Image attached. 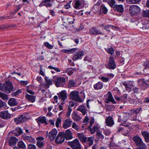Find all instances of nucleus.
I'll list each match as a JSON object with an SVG mask.
<instances>
[{
    "label": "nucleus",
    "instance_id": "1",
    "mask_svg": "<svg viewBox=\"0 0 149 149\" xmlns=\"http://www.w3.org/2000/svg\"><path fill=\"white\" fill-rule=\"evenodd\" d=\"M13 88L12 84L10 81L6 82L5 84H0V90L7 93H10Z\"/></svg>",
    "mask_w": 149,
    "mask_h": 149
},
{
    "label": "nucleus",
    "instance_id": "2",
    "mask_svg": "<svg viewBox=\"0 0 149 149\" xmlns=\"http://www.w3.org/2000/svg\"><path fill=\"white\" fill-rule=\"evenodd\" d=\"M133 140L137 146V149H146V146L139 136H135L133 138Z\"/></svg>",
    "mask_w": 149,
    "mask_h": 149
},
{
    "label": "nucleus",
    "instance_id": "3",
    "mask_svg": "<svg viewBox=\"0 0 149 149\" xmlns=\"http://www.w3.org/2000/svg\"><path fill=\"white\" fill-rule=\"evenodd\" d=\"M141 11V8L137 5H131L129 8L130 13L132 16L137 15L140 13Z\"/></svg>",
    "mask_w": 149,
    "mask_h": 149
},
{
    "label": "nucleus",
    "instance_id": "4",
    "mask_svg": "<svg viewBox=\"0 0 149 149\" xmlns=\"http://www.w3.org/2000/svg\"><path fill=\"white\" fill-rule=\"evenodd\" d=\"M53 81L57 87H63L65 85V79L63 77H56Z\"/></svg>",
    "mask_w": 149,
    "mask_h": 149
},
{
    "label": "nucleus",
    "instance_id": "5",
    "mask_svg": "<svg viewBox=\"0 0 149 149\" xmlns=\"http://www.w3.org/2000/svg\"><path fill=\"white\" fill-rule=\"evenodd\" d=\"M28 119V118L25 115H19L18 117L14 118V121L16 124H18L22 123L26 121Z\"/></svg>",
    "mask_w": 149,
    "mask_h": 149
},
{
    "label": "nucleus",
    "instance_id": "6",
    "mask_svg": "<svg viewBox=\"0 0 149 149\" xmlns=\"http://www.w3.org/2000/svg\"><path fill=\"white\" fill-rule=\"evenodd\" d=\"M70 97L71 100L79 102H82L83 101L80 98L78 92L76 91L71 92L70 94Z\"/></svg>",
    "mask_w": 149,
    "mask_h": 149
},
{
    "label": "nucleus",
    "instance_id": "7",
    "mask_svg": "<svg viewBox=\"0 0 149 149\" xmlns=\"http://www.w3.org/2000/svg\"><path fill=\"white\" fill-rule=\"evenodd\" d=\"M65 139V133L61 132L59 133L55 139V142L57 144L62 143Z\"/></svg>",
    "mask_w": 149,
    "mask_h": 149
},
{
    "label": "nucleus",
    "instance_id": "8",
    "mask_svg": "<svg viewBox=\"0 0 149 149\" xmlns=\"http://www.w3.org/2000/svg\"><path fill=\"white\" fill-rule=\"evenodd\" d=\"M108 68L113 70L116 67V65L113 58L110 56L109 58V63L108 65Z\"/></svg>",
    "mask_w": 149,
    "mask_h": 149
},
{
    "label": "nucleus",
    "instance_id": "9",
    "mask_svg": "<svg viewBox=\"0 0 149 149\" xmlns=\"http://www.w3.org/2000/svg\"><path fill=\"white\" fill-rule=\"evenodd\" d=\"M138 83L139 86L141 89L145 90L148 87V82H145L143 79H140L138 80Z\"/></svg>",
    "mask_w": 149,
    "mask_h": 149
},
{
    "label": "nucleus",
    "instance_id": "10",
    "mask_svg": "<svg viewBox=\"0 0 149 149\" xmlns=\"http://www.w3.org/2000/svg\"><path fill=\"white\" fill-rule=\"evenodd\" d=\"M59 99L62 102L65 101L67 98L66 91L65 90L61 91L57 93Z\"/></svg>",
    "mask_w": 149,
    "mask_h": 149
},
{
    "label": "nucleus",
    "instance_id": "11",
    "mask_svg": "<svg viewBox=\"0 0 149 149\" xmlns=\"http://www.w3.org/2000/svg\"><path fill=\"white\" fill-rule=\"evenodd\" d=\"M123 85L125 87L126 90L129 91H132V89L134 86V82L131 81H129L127 83H124Z\"/></svg>",
    "mask_w": 149,
    "mask_h": 149
},
{
    "label": "nucleus",
    "instance_id": "12",
    "mask_svg": "<svg viewBox=\"0 0 149 149\" xmlns=\"http://www.w3.org/2000/svg\"><path fill=\"white\" fill-rule=\"evenodd\" d=\"M110 102L113 104H115L116 103V101L113 99L111 92H109L108 93L107 97L105 99V102L106 103L108 104Z\"/></svg>",
    "mask_w": 149,
    "mask_h": 149
},
{
    "label": "nucleus",
    "instance_id": "13",
    "mask_svg": "<svg viewBox=\"0 0 149 149\" xmlns=\"http://www.w3.org/2000/svg\"><path fill=\"white\" fill-rule=\"evenodd\" d=\"M57 133V131L56 129L52 130L49 133L48 136L49 139L53 141L55 138Z\"/></svg>",
    "mask_w": 149,
    "mask_h": 149
},
{
    "label": "nucleus",
    "instance_id": "14",
    "mask_svg": "<svg viewBox=\"0 0 149 149\" xmlns=\"http://www.w3.org/2000/svg\"><path fill=\"white\" fill-rule=\"evenodd\" d=\"M0 117L3 119L7 120L10 118L11 115L8 113V111H6L1 112L0 113Z\"/></svg>",
    "mask_w": 149,
    "mask_h": 149
},
{
    "label": "nucleus",
    "instance_id": "15",
    "mask_svg": "<svg viewBox=\"0 0 149 149\" xmlns=\"http://www.w3.org/2000/svg\"><path fill=\"white\" fill-rule=\"evenodd\" d=\"M18 141L17 139L15 137L11 136L8 139V143L10 146H14Z\"/></svg>",
    "mask_w": 149,
    "mask_h": 149
},
{
    "label": "nucleus",
    "instance_id": "16",
    "mask_svg": "<svg viewBox=\"0 0 149 149\" xmlns=\"http://www.w3.org/2000/svg\"><path fill=\"white\" fill-rule=\"evenodd\" d=\"M84 54V52L83 51L80 50L77 52L76 55L73 57L72 60L75 61L76 60L79 59L81 58V57Z\"/></svg>",
    "mask_w": 149,
    "mask_h": 149
},
{
    "label": "nucleus",
    "instance_id": "17",
    "mask_svg": "<svg viewBox=\"0 0 149 149\" xmlns=\"http://www.w3.org/2000/svg\"><path fill=\"white\" fill-rule=\"evenodd\" d=\"M94 139V138L93 136L88 137L85 143L87 145V147H90L93 145Z\"/></svg>",
    "mask_w": 149,
    "mask_h": 149
},
{
    "label": "nucleus",
    "instance_id": "18",
    "mask_svg": "<svg viewBox=\"0 0 149 149\" xmlns=\"http://www.w3.org/2000/svg\"><path fill=\"white\" fill-rule=\"evenodd\" d=\"M105 123L107 126L111 127L114 124V122L111 117L108 116L106 119Z\"/></svg>",
    "mask_w": 149,
    "mask_h": 149
},
{
    "label": "nucleus",
    "instance_id": "19",
    "mask_svg": "<svg viewBox=\"0 0 149 149\" xmlns=\"http://www.w3.org/2000/svg\"><path fill=\"white\" fill-rule=\"evenodd\" d=\"M114 10L120 13H123L124 11V8L122 5H115L113 7Z\"/></svg>",
    "mask_w": 149,
    "mask_h": 149
},
{
    "label": "nucleus",
    "instance_id": "20",
    "mask_svg": "<svg viewBox=\"0 0 149 149\" xmlns=\"http://www.w3.org/2000/svg\"><path fill=\"white\" fill-rule=\"evenodd\" d=\"M36 120H37V121L39 125L40 123L42 124L44 123L46 125L48 124L46 119L44 116H39L37 119H36Z\"/></svg>",
    "mask_w": 149,
    "mask_h": 149
},
{
    "label": "nucleus",
    "instance_id": "21",
    "mask_svg": "<svg viewBox=\"0 0 149 149\" xmlns=\"http://www.w3.org/2000/svg\"><path fill=\"white\" fill-rule=\"evenodd\" d=\"M65 137L66 140H70L73 138L72 132L70 130L68 129L65 131Z\"/></svg>",
    "mask_w": 149,
    "mask_h": 149
},
{
    "label": "nucleus",
    "instance_id": "22",
    "mask_svg": "<svg viewBox=\"0 0 149 149\" xmlns=\"http://www.w3.org/2000/svg\"><path fill=\"white\" fill-rule=\"evenodd\" d=\"M72 122V120L70 119H66L63 125V128L64 129H67L69 127L71 126Z\"/></svg>",
    "mask_w": 149,
    "mask_h": 149
},
{
    "label": "nucleus",
    "instance_id": "23",
    "mask_svg": "<svg viewBox=\"0 0 149 149\" xmlns=\"http://www.w3.org/2000/svg\"><path fill=\"white\" fill-rule=\"evenodd\" d=\"M23 138L24 140L26 141H28L33 143H35V139L31 136L26 135H23Z\"/></svg>",
    "mask_w": 149,
    "mask_h": 149
},
{
    "label": "nucleus",
    "instance_id": "24",
    "mask_svg": "<svg viewBox=\"0 0 149 149\" xmlns=\"http://www.w3.org/2000/svg\"><path fill=\"white\" fill-rule=\"evenodd\" d=\"M141 132L145 141L147 143L149 142V132L145 131H141Z\"/></svg>",
    "mask_w": 149,
    "mask_h": 149
},
{
    "label": "nucleus",
    "instance_id": "25",
    "mask_svg": "<svg viewBox=\"0 0 149 149\" xmlns=\"http://www.w3.org/2000/svg\"><path fill=\"white\" fill-rule=\"evenodd\" d=\"M103 86V83L100 81H98L93 85L94 88L95 90H99L101 89Z\"/></svg>",
    "mask_w": 149,
    "mask_h": 149
},
{
    "label": "nucleus",
    "instance_id": "26",
    "mask_svg": "<svg viewBox=\"0 0 149 149\" xmlns=\"http://www.w3.org/2000/svg\"><path fill=\"white\" fill-rule=\"evenodd\" d=\"M26 98L30 102L33 103L35 102L36 96L33 95H30L28 94H26L25 95Z\"/></svg>",
    "mask_w": 149,
    "mask_h": 149
},
{
    "label": "nucleus",
    "instance_id": "27",
    "mask_svg": "<svg viewBox=\"0 0 149 149\" xmlns=\"http://www.w3.org/2000/svg\"><path fill=\"white\" fill-rule=\"evenodd\" d=\"M78 136L80 141L83 143H85L87 138L83 134L81 133L78 134Z\"/></svg>",
    "mask_w": 149,
    "mask_h": 149
},
{
    "label": "nucleus",
    "instance_id": "28",
    "mask_svg": "<svg viewBox=\"0 0 149 149\" xmlns=\"http://www.w3.org/2000/svg\"><path fill=\"white\" fill-rule=\"evenodd\" d=\"M88 129L90 131L91 134H94L96 132H99V127L97 125L94 126L92 128L91 127L88 128Z\"/></svg>",
    "mask_w": 149,
    "mask_h": 149
},
{
    "label": "nucleus",
    "instance_id": "29",
    "mask_svg": "<svg viewBox=\"0 0 149 149\" xmlns=\"http://www.w3.org/2000/svg\"><path fill=\"white\" fill-rule=\"evenodd\" d=\"M8 104L10 106H14L17 105L18 104V103L15 98H11L9 99Z\"/></svg>",
    "mask_w": 149,
    "mask_h": 149
},
{
    "label": "nucleus",
    "instance_id": "30",
    "mask_svg": "<svg viewBox=\"0 0 149 149\" xmlns=\"http://www.w3.org/2000/svg\"><path fill=\"white\" fill-rule=\"evenodd\" d=\"M79 144H80L78 140L77 139H75L72 141L68 142V145L70 146L71 147H73L74 146H76Z\"/></svg>",
    "mask_w": 149,
    "mask_h": 149
},
{
    "label": "nucleus",
    "instance_id": "31",
    "mask_svg": "<svg viewBox=\"0 0 149 149\" xmlns=\"http://www.w3.org/2000/svg\"><path fill=\"white\" fill-rule=\"evenodd\" d=\"M15 135L18 136L21 135L22 133V129L19 127H16L13 132Z\"/></svg>",
    "mask_w": 149,
    "mask_h": 149
},
{
    "label": "nucleus",
    "instance_id": "32",
    "mask_svg": "<svg viewBox=\"0 0 149 149\" xmlns=\"http://www.w3.org/2000/svg\"><path fill=\"white\" fill-rule=\"evenodd\" d=\"M44 139L43 137H38L36 139L38 141L37 142L36 145L39 148H41L44 145V143L43 141L41 140Z\"/></svg>",
    "mask_w": 149,
    "mask_h": 149
},
{
    "label": "nucleus",
    "instance_id": "33",
    "mask_svg": "<svg viewBox=\"0 0 149 149\" xmlns=\"http://www.w3.org/2000/svg\"><path fill=\"white\" fill-rule=\"evenodd\" d=\"M89 33L91 34H99L101 33L97 29H90L89 30Z\"/></svg>",
    "mask_w": 149,
    "mask_h": 149
},
{
    "label": "nucleus",
    "instance_id": "34",
    "mask_svg": "<svg viewBox=\"0 0 149 149\" xmlns=\"http://www.w3.org/2000/svg\"><path fill=\"white\" fill-rule=\"evenodd\" d=\"M77 110L81 112L84 115H85L86 113L85 107L83 105L79 106Z\"/></svg>",
    "mask_w": 149,
    "mask_h": 149
},
{
    "label": "nucleus",
    "instance_id": "35",
    "mask_svg": "<svg viewBox=\"0 0 149 149\" xmlns=\"http://www.w3.org/2000/svg\"><path fill=\"white\" fill-rule=\"evenodd\" d=\"M125 131L124 128L123 127H118L117 128V132L118 133L121 132L122 134L125 136H127L128 133L127 132H124Z\"/></svg>",
    "mask_w": 149,
    "mask_h": 149
},
{
    "label": "nucleus",
    "instance_id": "36",
    "mask_svg": "<svg viewBox=\"0 0 149 149\" xmlns=\"http://www.w3.org/2000/svg\"><path fill=\"white\" fill-rule=\"evenodd\" d=\"M45 78L46 82V86L49 87L50 85L52 84V80L51 79H50L49 77H45Z\"/></svg>",
    "mask_w": 149,
    "mask_h": 149
},
{
    "label": "nucleus",
    "instance_id": "37",
    "mask_svg": "<svg viewBox=\"0 0 149 149\" xmlns=\"http://www.w3.org/2000/svg\"><path fill=\"white\" fill-rule=\"evenodd\" d=\"M72 119L76 121H79L80 119V117L75 112L72 113Z\"/></svg>",
    "mask_w": 149,
    "mask_h": 149
},
{
    "label": "nucleus",
    "instance_id": "38",
    "mask_svg": "<svg viewBox=\"0 0 149 149\" xmlns=\"http://www.w3.org/2000/svg\"><path fill=\"white\" fill-rule=\"evenodd\" d=\"M76 83V82L73 79L70 80L68 83V86L69 87H74Z\"/></svg>",
    "mask_w": 149,
    "mask_h": 149
},
{
    "label": "nucleus",
    "instance_id": "39",
    "mask_svg": "<svg viewBox=\"0 0 149 149\" xmlns=\"http://www.w3.org/2000/svg\"><path fill=\"white\" fill-rule=\"evenodd\" d=\"M0 97L4 101H7L8 99V95L0 92Z\"/></svg>",
    "mask_w": 149,
    "mask_h": 149
},
{
    "label": "nucleus",
    "instance_id": "40",
    "mask_svg": "<svg viewBox=\"0 0 149 149\" xmlns=\"http://www.w3.org/2000/svg\"><path fill=\"white\" fill-rule=\"evenodd\" d=\"M18 147L22 149H26V146L24 143L22 141H19L18 143Z\"/></svg>",
    "mask_w": 149,
    "mask_h": 149
},
{
    "label": "nucleus",
    "instance_id": "41",
    "mask_svg": "<svg viewBox=\"0 0 149 149\" xmlns=\"http://www.w3.org/2000/svg\"><path fill=\"white\" fill-rule=\"evenodd\" d=\"M101 12L104 14H106L108 12V9L104 4H102L100 6Z\"/></svg>",
    "mask_w": 149,
    "mask_h": 149
},
{
    "label": "nucleus",
    "instance_id": "42",
    "mask_svg": "<svg viewBox=\"0 0 149 149\" xmlns=\"http://www.w3.org/2000/svg\"><path fill=\"white\" fill-rule=\"evenodd\" d=\"M127 95L126 94H124L122 95L121 97V102L125 103L127 102Z\"/></svg>",
    "mask_w": 149,
    "mask_h": 149
},
{
    "label": "nucleus",
    "instance_id": "43",
    "mask_svg": "<svg viewBox=\"0 0 149 149\" xmlns=\"http://www.w3.org/2000/svg\"><path fill=\"white\" fill-rule=\"evenodd\" d=\"M141 15L143 17H148L149 18V10L143 11Z\"/></svg>",
    "mask_w": 149,
    "mask_h": 149
},
{
    "label": "nucleus",
    "instance_id": "44",
    "mask_svg": "<svg viewBox=\"0 0 149 149\" xmlns=\"http://www.w3.org/2000/svg\"><path fill=\"white\" fill-rule=\"evenodd\" d=\"M81 5V4L79 0H77L75 2L74 7L76 9H79Z\"/></svg>",
    "mask_w": 149,
    "mask_h": 149
},
{
    "label": "nucleus",
    "instance_id": "45",
    "mask_svg": "<svg viewBox=\"0 0 149 149\" xmlns=\"http://www.w3.org/2000/svg\"><path fill=\"white\" fill-rule=\"evenodd\" d=\"M126 2L130 4H135L139 3L141 0H126Z\"/></svg>",
    "mask_w": 149,
    "mask_h": 149
},
{
    "label": "nucleus",
    "instance_id": "46",
    "mask_svg": "<svg viewBox=\"0 0 149 149\" xmlns=\"http://www.w3.org/2000/svg\"><path fill=\"white\" fill-rule=\"evenodd\" d=\"M131 102L132 103H131V104L134 106L139 105L142 103V101L139 100H132Z\"/></svg>",
    "mask_w": 149,
    "mask_h": 149
},
{
    "label": "nucleus",
    "instance_id": "47",
    "mask_svg": "<svg viewBox=\"0 0 149 149\" xmlns=\"http://www.w3.org/2000/svg\"><path fill=\"white\" fill-rule=\"evenodd\" d=\"M115 106L114 105H108L106 108L107 110L112 111L114 110L115 109Z\"/></svg>",
    "mask_w": 149,
    "mask_h": 149
},
{
    "label": "nucleus",
    "instance_id": "48",
    "mask_svg": "<svg viewBox=\"0 0 149 149\" xmlns=\"http://www.w3.org/2000/svg\"><path fill=\"white\" fill-rule=\"evenodd\" d=\"M96 136L97 138L99 139H103L104 136L100 132H98L96 133Z\"/></svg>",
    "mask_w": 149,
    "mask_h": 149
},
{
    "label": "nucleus",
    "instance_id": "49",
    "mask_svg": "<svg viewBox=\"0 0 149 149\" xmlns=\"http://www.w3.org/2000/svg\"><path fill=\"white\" fill-rule=\"evenodd\" d=\"M61 120L59 118H57L55 123L56 127L58 128L59 127V125L61 124Z\"/></svg>",
    "mask_w": 149,
    "mask_h": 149
},
{
    "label": "nucleus",
    "instance_id": "50",
    "mask_svg": "<svg viewBox=\"0 0 149 149\" xmlns=\"http://www.w3.org/2000/svg\"><path fill=\"white\" fill-rule=\"evenodd\" d=\"M109 77H102L100 78H99V79H101L103 82H106L109 80Z\"/></svg>",
    "mask_w": 149,
    "mask_h": 149
},
{
    "label": "nucleus",
    "instance_id": "51",
    "mask_svg": "<svg viewBox=\"0 0 149 149\" xmlns=\"http://www.w3.org/2000/svg\"><path fill=\"white\" fill-rule=\"evenodd\" d=\"M6 106V104L0 100V108H5Z\"/></svg>",
    "mask_w": 149,
    "mask_h": 149
},
{
    "label": "nucleus",
    "instance_id": "52",
    "mask_svg": "<svg viewBox=\"0 0 149 149\" xmlns=\"http://www.w3.org/2000/svg\"><path fill=\"white\" fill-rule=\"evenodd\" d=\"M83 29H72L71 31L72 32L74 33H78L80 30Z\"/></svg>",
    "mask_w": 149,
    "mask_h": 149
},
{
    "label": "nucleus",
    "instance_id": "53",
    "mask_svg": "<svg viewBox=\"0 0 149 149\" xmlns=\"http://www.w3.org/2000/svg\"><path fill=\"white\" fill-rule=\"evenodd\" d=\"M108 3L111 7H112L115 3V1L114 0H109Z\"/></svg>",
    "mask_w": 149,
    "mask_h": 149
},
{
    "label": "nucleus",
    "instance_id": "54",
    "mask_svg": "<svg viewBox=\"0 0 149 149\" xmlns=\"http://www.w3.org/2000/svg\"><path fill=\"white\" fill-rule=\"evenodd\" d=\"M72 109L71 108H70L69 106L68 107V111L67 113L66 116L68 117H69L70 116V115L71 113V112L72 111Z\"/></svg>",
    "mask_w": 149,
    "mask_h": 149
},
{
    "label": "nucleus",
    "instance_id": "55",
    "mask_svg": "<svg viewBox=\"0 0 149 149\" xmlns=\"http://www.w3.org/2000/svg\"><path fill=\"white\" fill-rule=\"evenodd\" d=\"M100 3L101 2L100 1H98L93 7V9L96 8L97 10H98L99 8V5H100Z\"/></svg>",
    "mask_w": 149,
    "mask_h": 149
},
{
    "label": "nucleus",
    "instance_id": "56",
    "mask_svg": "<svg viewBox=\"0 0 149 149\" xmlns=\"http://www.w3.org/2000/svg\"><path fill=\"white\" fill-rule=\"evenodd\" d=\"M21 93V91L20 90H18L16 92L13 93L12 94L13 96H16L18 94Z\"/></svg>",
    "mask_w": 149,
    "mask_h": 149
},
{
    "label": "nucleus",
    "instance_id": "57",
    "mask_svg": "<svg viewBox=\"0 0 149 149\" xmlns=\"http://www.w3.org/2000/svg\"><path fill=\"white\" fill-rule=\"evenodd\" d=\"M45 46L49 49H52L53 48V46L49 44L47 42H45Z\"/></svg>",
    "mask_w": 149,
    "mask_h": 149
},
{
    "label": "nucleus",
    "instance_id": "58",
    "mask_svg": "<svg viewBox=\"0 0 149 149\" xmlns=\"http://www.w3.org/2000/svg\"><path fill=\"white\" fill-rule=\"evenodd\" d=\"M107 52L111 55L113 54L114 53L113 49L112 47L108 48L107 49Z\"/></svg>",
    "mask_w": 149,
    "mask_h": 149
},
{
    "label": "nucleus",
    "instance_id": "59",
    "mask_svg": "<svg viewBox=\"0 0 149 149\" xmlns=\"http://www.w3.org/2000/svg\"><path fill=\"white\" fill-rule=\"evenodd\" d=\"M29 149H36V147L33 144H29L28 146Z\"/></svg>",
    "mask_w": 149,
    "mask_h": 149
},
{
    "label": "nucleus",
    "instance_id": "60",
    "mask_svg": "<svg viewBox=\"0 0 149 149\" xmlns=\"http://www.w3.org/2000/svg\"><path fill=\"white\" fill-rule=\"evenodd\" d=\"M104 133L106 136H109L111 134L110 131L108 130H105L104 131Z\"/></svg>",
    "mask_w": 149,
    "mask_h": 149
},
{
    "label": "nucleus",
    "instance_id": "61",
    "mask_svg": "<svg viewBox=\"0 0 149 149\" xmlns=\"http://www.w3.org/2000/svg\"><path fill=\"white\" fill-rule=\"evenodd\" d=\"M90 125L88 127V128H90L91 127L93 124L94 123V119L93 117L91 119V120L90 121Z\"/></svg>",
    "mask_w": 149,
    "mask_h": 149
},
{
    "label": "nucleus",
    "instance_id": "62",
    "mask_svg": "<svg viewBox=\"0 0 149 149\" xmlns=\"http://www.w3.org/2000/svg\"><path fill=\"white\" fill-rule=\"evenodd\" d=\"M81 145L80 144H78L76 146H74L73 147H72V149H81Z\"/></svg>",
    "mask_w": 149,
    "mask_h": 149
},
{
    "label": "nucleus",
    "instance_id": "63",
    "mask_svg": "<svg viewBox=\"0 0 149 149\" xmlns=\"http://www.w3.org/2000/svg\"><path fill=\"white\" fill-rule=\"evenodd\" d=\"M72 127V128L75 129L77 130H78L79 129L78 126L76 125V123H73Z\"/></svg>",
    "mask_w": 149,
    "mask_h": 149
},
{
    "label": "nucleus",
    "instance_id": "64",
    "mask_svg": "<svg viewBox=\"0 0 149 149\" xmlns=\"http://www.w3.org/2000/svg\"><path fill=\"white\" fill-rule=\"evenodd\" d=\"M133 90H134V92L135 93L137 94L139 92V89L138 88H136V87H134V88L132 89V91Z\"/></svg>",
    "mask_w": 149,
    "mask_h": 149
}]
</instances>
